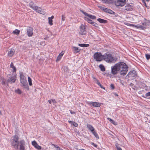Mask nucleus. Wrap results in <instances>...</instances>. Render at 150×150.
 Returning <instances> with one entry per match:
<instances>
[{
    "label": "nucleus",
    "mask_w": 150,
    "mask_h": 150,
    "mask_svg": "<svg viewBox=\"0 0 150 150\" xmlns=\"http://www.w3.org/2000/svg\"><path fill=\"white\" fill-rule=\"evenodd\" d=\"M128 70V67L126 64L123 62H119L111 67V74L113 75L117 74L119 72L120 75H125Z\"/></svg>",
    "instance_id": "1"
},
{
    "label": "nucleus",
    "mask_w": 150,
    "mask_h": 150,
    "mask_svg": "<svg viewBox=\"0 0 150 150\" xmlns=\"http://www.w3.org/2000/svg\"><path fill=\"white\" fill-rule=\"evenodd\" d=\"M19 137L16 134L12 136L10 140V144L13 148L16 149L18 148L17 145L19 142Z\"/></svg>",
    "instance_id": "2"
},
{
    "label": "nucleus",
    "mask_w": 150,
    "mask_h": 150,
    "mask_svg": "<svg viewBox=\"0 0 150 150\" xmlns=\"http://www.w3.org/2000/svg\"><path fill=\"white\" fill-rule=\"evenodd\" d=\"M103 59L109 63L114 62L115 59L110 54L105 53L103 55Z\"/></svg>",
    "instance_id": "3"
},
{
    "label": "nucleus",
    "mask_w": 150,
    "mask_h": 150,
    "mask_svg": "<svg viewBox=\"0 0 150 150\" xmlns=\"http://www.w3.org/2000/svg\"><path fill=\"white\" fill-rule=\"evenodd\" d=\"M18 148L16 149L19 150H25V142L24 139L21 140L19 141L17 145Z\"/></svg>",
    "instance_id": "4"
},
{
    "label": "nucleus",
    "mask_w": 150,
    "mask_h": 150,
    "mask_svg": "<svg viewBox=\"0 0 150 150\" xmlns=\"http://www.w3.org/2000/svg\"><path fill=\"white\" fill-rule=\"evenodd\" d=\"M126 0H116L115 4L117 7H122L125 4Z\"/></svg>",
    "instance_id": "5"
},
{
    "label": "nucleus",
    "mask_w": 150,
    "mask_h": 150,
    "mask_svg": "<svg viewBox=\"0 0 150 150\" xmlns=\"http://www.w3.org/2000/svg\"><path fill=\"white\" fill-rule=\"evenodd\" d=\"M94 58L97 61H100L103 59V56L101 53H95L94 55Z\"/></svg>",
    "instance_id": "6"
},
{
    "label": "nucleus",
    "mask_w": 150,
    "mask_h": 150,
    "mask_svg": "<svg viewBox=\"0 0 150 150\" xmlns=\"http://www.w3.org/2000/svg\"><path fill=\"white\" fill-rule=\"evenodd\" d=\"M86 31L85 25L82 24L79 27V34L82 35H84L86 34Z\"/></svg>",
    "instance_id": "7"
},
{
    "label": "nucleus",
    "mask_w": 150,
    "mask_h": 150,
    "mask_svg": "<svg viewBox=\"0 0 150 150\" xmlns=\"http://www.w3.org/2000/svg\"><path fill=\"white\" fill-rule=\"evenodd\" d=\"M27 35L29 37H31L33 34V28L28 27L27 29Z\"/></svg>",
    "instance_id": "8"
},
{
    "label": "nucleus",
    "mask_w": 150,
    "mask_h": 150,
    "mask_svg": "<svg viewBox=\"0 0 150 150\" xmlns=\"http://www.w3.org/2000/svg\"><path fill=\"white\" fill-rule=\"evenodd\" d=\"M147 25L146 22H144L142 23V25H134V27L140 29L142 30H144L146 28Z\"/></svg>",
    "instance_id": "9"
},
{
    "label": "nucleus",
    "mask_w": 150,
    "mask_h": 150,
    "mask_svg": "<svg viewBox=\"0 0 150 150\" xmlns=\"http://www.w3.org/2000/svg\"><path fill=\"white\" fill-rule=\"evenodd\" d=\"M16 78V75L11 76L7 80L8 83H14L15 82Z\"/></svg>",
    "instance_id": "10"
},
{
    "label": "nucleus",
    "mask_w": 150,
    "mask_h": 150,
    "mask_svg": "<svg viewBox=\"0 0 150 150\" xmlns=\"http://www.w3.org/2000/svg\"><path fill=\"white\" fill-rule=\"evenodd\" d=\"M101 103L96 102H88L87 103V104L89 105H92V106L95 107H100Z\"/></svg>",
    "instance_id": "11"
},
{
    "label": "nucleus",
    "mask_w": 150,
    "mask_h": 150,
    "mask_svg": "<svg viewBox=\"0 0 150 150\" xmlns=\"http://www.w3.org/2000/svg\"><path fill=\"white\" fill-rule=\"evenodd\" d=\"M32 145L36 149L40 150L42 149L41 147L38 145L35 141L34 140L32 142Z\"/></svg>",
    "instance_id": "12"
},
{
    "label": "nucleus",
    "mask_w": 150,
    "mask_h": 150,
    "mask_svg": "<svg viewBox=\"0 0 150 150\" xmlns=\"http://www.w3.org/2000/svg\"><path fill=\"white\" fill-rule=\"evenodd\" d=\"M133 8L132 4H128L125 6V9L127 11H132L133 9Z\"/></svg>",
    "instance_id": "13"
},
{
    "label": "nucleus",
    "mask_w": 150,
    "mask_h": 150,
    "mask_svg": "<svg viewBox=\"0 0 150 150\" xmlns=\"http://www.w3.org/2000/svg\"><path fill=\"white\" fill-rule=\"evenodd\" d=\"M83 13L85 16L88 17V18H90L91 19L93 20L96 19V17L95 16L92 15L91 14H89L87 13L84 12H83Z\"/></svg>",
    "instance_id": "14"
},
{
    "label": "nucleus",
    "mask_w": 150,
    "mask_h": 150,
    "mask_svg": "<svg viewBox=\"0 0 150 150\" xmlns=\"http://www.w3.org/2000/svg\"><path fill=\"white\" fill-rule=\"evenodd\" d=\"M102 1L103 3L111 4L114 3V0H102Z\"/></svg>",
    "instance_id": "15"
},
{
    "label": "nucleus",
    "mask_w": 150,
    "mask_h": 150,
    "mask_svg": "<svg viewBox=\"0 0 150 150\" xmlns=\"http://www.w3.org/2000/svg\"><path fill=\"white\" fill-rule=\"evenodd\" d=\"M129 76L132 77H136L137 76V74L136 71H130L128 74Z\"/></svg>",
    "instance_id": "16"
},
{
    "label": "nucleus",
    "mask_w": 150,
    "mask_h": 150,
    "mask_svg": "<svg viewBox=\"0 0 150 150\" xmlns=\"http://www.w3.org/2000/svg\"><path fill=\"white\" fill-rule=\"evenodd\" d=\"M92 78L93 79L94 81L97 83V84L100 86L101 88H103L104 89H105V88L102 86L99 81L94 76H93Z\"/></svg>",
    "instance_id": "17"
},
{
    "label": "nucleus",
    "mask_w": 150,
    "mask_h": 150,
    "mask_svg": "<svg viewBox=\"0 0 150 150\" xmlns=\"http://www.w3.org/2000/svg\"><path fill=\"white\" fill-rule=\"evenodd\" d=\"M64 52L63 51H62L61 52V53H60L59 54V55H58V56L57 57V58L56 60V61L57 62L59 61H60V59H61L62 57V56L64 55Z\"/></svg>",
    "instance_id": "18"
},
{
    "label": "nucleus",
    "mask_w": 150,
    "mask_h": 150,
    "mask_svg": "<svg viewBox=\"0 0 150 150\" xmlns=\"http://www.w3.org/2000/svg\"><path fill=\"white\" fill-rule=\"evenodd\" d=\"M15 51L14 49H11L8 52V55L10 57H11L14 55Z\"/></svg>",
    "instance_id": "19"
},
{
    "label": "nucleus",
    "mask_w": 150,
    "mask_h": 150,
    "mask_svg": "<svg viewBox=\"0 0 150 150\" xmlns=\"http://www.w3.org/2000/svg\"><path fill=\"white\" fill-rule=\"evenodd\" d=\"M33 10L36 11L37 12L41 13V12L42 11V9L40 7L36 6H35Z\"/></svg>",
    "instance_id": "20"
},
{
    "label": "nucleus",
    "mask_w": 150,
    "mask_h": 150,
    "mask_svg": "<svg viewBox=\"0 0 150 150\" xmlns=\"http://www.w3.org/2000/svg\"><path fill=\"white\" fill-rule=\"evenodd\" d=\"M54 18V16H52L50 17H49L48 18V23L50 25H53L52 19H53Z\"/></svg>",
    "instance_id": "21"
},
{
    "label": "nucleus",
    "mask_w": 150,
    "mask_h": 150,
    "mask_svg": "<svg viewBox=\"0 0 150 150\" xmlns=\"http://www.w3.org/2000/svg\"><path fill=\"white\" fill-rule=\"evenodd\" d=\"M87 128L90 130L92 132L95 130L94 128L91 125L89 124H87Z\"/></svg>",
    "instance_id": "22"
},
{
    "label": "nucleus",
    "mask_w": 150,
    "mask_h": 150,
    "mask_svg": "<svg viewBox=\"0 0 150 150\" xmlns=\"http://www.w3.org/2000/svg\"><path fill=\"white\" fill-rule=\"evenodd\" d=\"M20 82L22 85L27 83L26 79L25 77L20 79Z\"/></svg>",
    "instance_id": "23"
},
{
    "label": "nucleus",
    "mask_w": 150,
    "mask_h": 150,
    "mask_svg": "<svg viewBox=\"0 0 150 150\" xmlns=\"http://www.w3.org/2000/svg\"><path fill=\"white\" fill-rule=\"evenodd\" d=\"M72 48L74 49L73 51H74V53H78L81 50V49H79L77 47H73Z\"/></svg>",
    "instance_id": "24"
},
{
    "label": "nucleus",
    "mask_w": 150,
    "mask_h": 150,
    "mask_svg": "<svg viewBox=\"0 0 150 150\" xmlns=\"http://www.w3.org/2000/svg\"><path fill=\"white\" fill-rule=\"evenodd\" d=\"M97 20L100 23H108L107 20H104L101 18H98L97 19Z\"/></svg>",
    "instance_id": "25"
},
{
    "label": "nucleus",
    "mask_w": 150,
    "mask_h": 150,
    "mask_svg": "<svg viewBox=\"0 0 150 150\" xmlns=\"http://www.w3.org/2000/svg\"><path fill=\"white\" fill-rule=\"evenodd\" d=\"M68 122L70 123L72 125H73V126L75 127H77L78 126V124L77 123L75 122H72L71 121H69Z\"/></svg>",
    "instance_id": "26"
},
{
    "label": "nucleus",
    "mask_w": 150,
    "mask_h": 150,
    "mask_svg": "<svg viewBox=\"0 0 150 150\" xmlns=\"http://www.w3.org/2000/svg\"><path fill=\"white\" fill-rule=\"evenodd\" d=\"M78 45L82 47H87L89 46V45L88 44H79Z\"/></svg>",
    "instance_id": "27"
},
{
    "label": "nucleus",
    "mask_w": 150,
    "mask_h": 150,
    "mask_svg": "<svg viewBox=\"0 0 150 150\" xmlns=\"http://www.w3.org/2000/svg\"><path fill=\"white\" fill-rule=\"evenodd\" d=\"M10 67L12 68L13 69V72H15L16 71V67L14 66L13 64V62H11L10 64Z\"/></svg>",
    "instance_id": "28"
},
{
    "label": "nucleus",
    "mask_w": 150,
    "mask_h": 150,
    "mask_svg": "<svg viewBox=\"0 0 150 150\" xmlns=\"http://www.w3.org/2000/svg\"><path fill=\"white\" fill-rule=\"evenodd\" d=\"M20 31L18 29H15L13 32V33L14 34L18 35L19 34Z\"/></svg>",
    "instance_id": "29"
},
{
    "label": "nucleus",
    "mask_w": 150,
    "mask_h": 150,
    "mask_svg": "<svg viewBox=\"0 0 150 150\" xmlns=\"http://www.w3.org/2000/svg\"><path fill=\"white\" fill-rule=\"evenodd\" d=\"M99 67L102 71H105V68L103 64H100Z\"/></svg>",
    "instance_id": "30"
},
{
    "label": "nucleus",
    "mask_w": 150,
    "mask_h": 150,
    "mask_svg": "<svg viewBox=\"0 0 150 150\" xmlns=\"http://www.w3.org/2000/svg\"><path fill=\"white\" fill-rule=\"evenodd\" d=\"M85 20L89 23L92 24L93 23V21L92 20L89 19L87 17H85Z\"/></svg>",
    "instance_id": "31"
},
{
    "label": "nucleus",
    "mask_w": 150,
    "mask_h": 150,
    "mask_svg": "<svg viewBox=\"0 0 150 150\" xmlns=\"http://www.w3.org/2000/svg\"><path fill=\"white\" fill-rule=\"evenodd\" d=\"M107 119L113 124L115 125H117V124L115 123V121H114L113 120H112L110 118L108 117L107 118Z\"/></svg>",
    "instance_id": "32"
},
{
    "label": "nucleus",
    "mask_w": 150,
    "mask_h": 150,
    "mask_svg": "<svg viewBox=\"0 0 150 150\" xmlns=\"http://www.w3.org/2000/svg\"><path fill=\"white\" fill-rule=\"evenodd\" d=\"M92 133L97 139H99V136L98 135V134H97V133L96 132L95 130Z\"/></svg>",
    "instance_id": "33"
},
{
    "label": "nucleus",
    "mask_w": 150,
    "mask_h": 150,
    "mask_svg": "<svg viewBox=\"0 0 150 150\" xmlns=\"http://www.w3.org/2000/svg\"><path fill=\"white\" fill-rule=\"evenodd\" d=\"M28 81L29 83V85L30 86L32 85V79L29 77H28Z\"/></svg>",
    "instance_id": "34"
},
{
    "label": "nucleus",
    "mask_w": 150,
    "mask_h": 150,
    "mask_svg": "<svg viewBox=\"0 0 150 150\" xmlns=\"http://www.w3.org/2000/svg\"><path fill=\"white\" fill-rule=\"evenodd\" d=\"M34 3L32 2H31L29 4V6L33 9L35 6H33Z\"/></svg>",
    "instance_id": "35"
},
{
    "label": "nucleus",
    "mask_w": 150,
    "mask_h": 150,
    "mask_svg": "<svg viewBox=\"0 0 150 150\" xmlns=\"http://www.w3.org/2000/svg\"><path fill=\"white\" fill-rule=\"evenodd\" d=\"M48 102L50 104H51L52 103V102H53L54 103H57L56 101V100L55 99H52L50 100H48Z\"/></svg>",
    "instance_id": "36"
},
{
    "label": "nucleus",
    "mask_w": 150,
    "mask_h": 150,
    "mask_svg": "<svg viewBox=\"0 0 150 150\" xmlns=\"http://www.w3.org/2000/svg\"><path fill=\"white\" fill-rule=\"evenodd\" d=\"M23 86H24V88L27 89V90H29V88L28 86V85L27 83H25V84H24L23 85Z\"/></svg>",
    "instance_id": "37"
},
{
    "label": "nucleus",
    "mask_w": 150,
    "mask_h": 150,
    "mask_svg": "<svg viewBox=\"0 0 150 150\" xmlns=\"http://www.w3.org/2000/svg\"><path fill=\"white\" fill-rule=\"evenodd\" d=\"M125 24L127 25L130 26H132V27H134V25L133 24H131L130 23H125Z\"/></svg>",
    "instance_id": "38"
},
{
    "label": "nucleus",
    "mask_w": 150,
    "mask_h": 150,
    "mask_svg": "<svg viewBox=\"0 0 150 150\" xmlns=\"http://www.w3.org/2000/svg\"><path fill=\"white\" fill-rule=\"evenodd\" d=\"M15 92L19 94H21L22 92L21 90L19 89H18L15 90Z\"/></svg>",
    "instance_id": "39"
},
{
    "label": "nucleus",
    "mask_w": 150,
    "mask_h": 150,
    "mask_svg": "<svg viewBox=\"0 0 150 150\" xmlns=\"http://www.w3.org/2000/svg\"><path fill=\"white\" fill-rule=\"evenodd\" d=\"M107 13H109L110 14H113L114 13L113 11L109 9H108Z\"/></svg>",
    "instance_id": "40"
},
{
    "label": "nucleus",
    "mask_w": 150,
    "mask_h": 150,
    "mask_svg": "<svg viewBox=\"0 0 150 150\" xmlns=\"http://www.w3.org/2000/svg\"><path fill=\"white\" fill-rule=\"evenodd\" d=\"M142 2L144 3V5L146 7L147 9H149V6H148L146 5V4L144 0H142Z\"/></svg>",
    "instance_id": "41"
},
{
    "label": "nucleus",
    "mask_w": 150,
    "mask_h": 150,
    "mask_svg": "<svg viewBox=\"0 0 150 150\" xmlns=\"http://www.w3.org/2000/svg\"><path fill=\"white\" fill-rule=\"evenodd\" d=\"M145 56L146 59L147 60L149 59L150 58V55L149 54H145Z\"/></svg>",
    "instance_id": "42"
},
{
    "label": "nucleus",
    "mask_w": 150,
    "mask_h": 150,
    "mask_svg": "<svg viewBox=\"0 0 150 150\" xmlns=\"http://www.w3.org/2000/svg\"><path fill=\"white\" fill-rule=\"evenodd\" d=\"M65 17L64 15H62V21H65Z\"/></svg>",
    "instance_id": "43"
},
{
    "label": "nucleus",
    "mask_w": 150,
    "mask_h": 150,
    "mask_svg": "<svg viewBox=\"0 0 150 150\" xmlns=\"http://www.w3.org/2000/svg\"><path fill=\"white\" fill-rule=\"evenodd\" d=\"M109 9L108 8H103V10L105 12H107L108 11V10Z\"/></svg>",
    "instance_id": "44"
},
{
    "label": "nucleus",
    "mask_w": 150,
    "mask_h": 150,
    "mask_svg": "<svg viewBox=\"0 0 150 150\" xmlns=\"http://www.w3.org/2000/svg\"><path fill=\"white\" fill-rule=\"evenodd\" d=\"M145 96L146 97H148L150 96V91L146 93L145 94Z\"/></svg>",
    "instance_id": "45"
},
{
    "label": "nucleus",
    "mask_w": 150,
    "mask_h": 150,
    "mask_svg": "<svg viewBox=\"0 0 150 150\" xmlns=\"http://www.w3.org/2000/svg\"><path fill=\"white\" fill-rule=\"evenodd\" d=\"M93 26H95L96 27H98V26H97L98 25L96 23L93 22Z\"/></svg>",
    "instance_id": "46"
},
{
    "label": "nucleus",
    "mask_w": 150,
    "mask_h": 150,
    "mask_svg": "<svg viewBox=\"0 0 150 150\" xmlns=\"http://www.w3.org/2000/svg\"><path fill=\"white\" fill-rule=\"evenodd\" d=\"M20 79L25 77V76L23 74H20Z\"/></svg>",
    "instance_id": "47"
},
{
    "label": "nucleus",
    "mask_w": 150,
    "mask_h": 150,
    "mask_svg": "<svg viewBox=\"0 0 150 150\" xmlns=\"http://www.w3.org/2000/svg\"><path fill=\"white\" fill-rule=\"evenodd\" d=\"M110 88L112 89H114V85L113 84H111L110 85Z\"/></svg>",
    "instance_id": "48"
},
{
    "label": "nucleus",
    "mask_w": 150,
    "mask_h": 150,
    "mask_svg": "<svg viewBox=\"0 0 150 150\" xmlns=\"http://www.w3.org/2000/svg\"><path fill=\"white\" fill-rule=\"evenodd\" d=\"M116 148L117 150H122V149L120 147H118L116 146Z\"/></svg>",
    "instance_id": "49"
},
{
    "label": "nucleus",
    "mask_w": 150,
    "mask_h": 150,
    "mask_svg": "<svg viewBox=\"0 0 150 150\" xmlns=\"http://www.w3.org/2000/svg\"><path fill=\"white\" fill-rule=\"evenodd\" d=\"M70 111V112L71 114H75V112L74 111H72L71 110H69Z\"/></svg>",
    "instance_id": "50"
},
{
    "label": "nucleus",
    "mask_w": 150,
    "mask_h": 150,
    "mask_svg": "<svg viewBox=\"0 0 150 150\" xmlns=\"http://www.w3.org/2000/svg\"><path fill=\"white\" fill-rule=\"evenodd\" d=\"M92 145L95 146L96 147H97V145L96 144H95L94 143H92L91 144Z\"/></svg>",
    "instance_id": "51"
},
{
    "label": "nucleus",
    "mask_w": 150,
    "mask_h": 150,
    "mask_svg": "<svg viewBox=\"0 0 150 150\" xmlns=\"http://www.w3.org/2000/svg\"><path fill=\"white\" fill-rule=\"evenodd\" d=\"M57 150H63L62 149H61L59 146L57 147Z\"/></svg>",
    "instance_id": "52"
},
{
    "label": "nucleus",
    "mask_w": 150,
    "mask_h": 150,
    "mask_svg": "<svg viewBox=\"0 0 150 150\" xmlns=\"http://www.w3.org/2000/svg\"><path fill=\"white\" fill-rule=\"evenodd\" d=\"M5 82L4 81H3L2 82V84H3V85H4L5 84Z\"/></svg>",
    "instance_id": "53"
},
{
    "label": "nucleus",
    "mask_w": 150,
    "mask_h": 150,
    "mask_svg": "<svg viewBox=\"0 0 150 150\" xmlns=\"http://www.w3.org/2000/svg\"><path fill=\"white\" fill-rule=\"evenodd\" d=\"M53 145L57 149V147L55 145H54V144H53Z\"/></svg>",
    "instance_id": "54"
},
{
    "label": "nucleus",
    "mask_w": 150,
    "mask_h": 150,
    "mask_svg": "<svg viewBox=\"0 0 150 150\" xmlns=\"http://www.w3.org/2000/svg\"><path fill=\"white\" fill-rule=\"evenodd\" d=\"M149 0H146V1L147 2H149Z\"/></svg>",
    "instance_id": "55"
},
{
    "label": "nucleus",
    "mask_w": 150,
    "mask_h": 150,
    "mask_svg": "<svg viewBox=\"0 0 150 150\" xmlns=\"http://www.w3.org/2000/svg\"><path fill=\"white\" fill-rule=\"evenodd\" d=\"M106 74H104V75H106Z\"/></svg>",
    "instance_id": "56"
}]
</instances>
